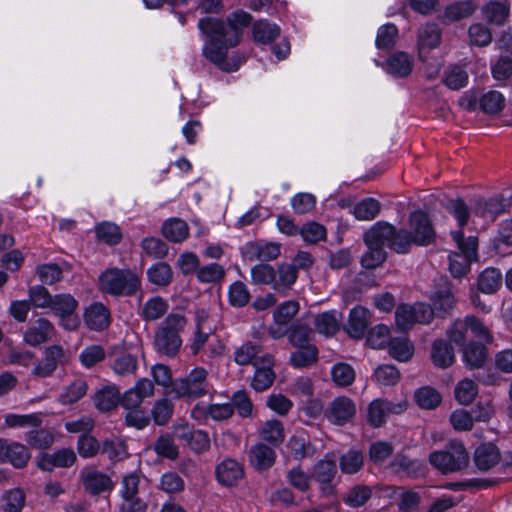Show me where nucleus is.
<instances>
[{"label":"nucleus","mask_w":512,"mask_h":512,"mask_svg":"<svg viewBox=\"0 0 512 512\" xmlns=\"http://www.w3.org/2000/svg\"><path fill=\"white\" fill-rule=\"evenodd\" d=\"M198 28L207 37L202 53L211 63L223 71L232 72L236 71L245 61V58L239 55L227 58L228 49L236 45H228L220 19L213 17L201 18L198 22Z\"/></svg>","instance_id":"f257e3e1"},{"label":"nucleus","mask_w":512,"mask_h":512,"mask_svg":"<svg viewBox=\"0 0 512 512\" xmlns=\"http://www.w3.org/2000/svg\"><path fill=\"white\" fill-rule=\"evenodd\" d=\"M187 325V320L181 313H170L157 327L154 335V349L157 353L174 358L182 347L181 332Z\"/></svg>","instance_id":"f03ea898"},{"label":"nucleus","mask_w":512,"mask_h":512,"mask_svg":"<svg viewBox=\"0 0 512 512\" xmlns=\"http://www.w3.org/2000/svg\"><path fill=\"white\" fill-rule=\"evenodd\" d=\"M251 281L255 285L271 286L272 289L286 296L297 280V271L289 263L280 264L277 269L265 263L256 264L251 268Z\"/></svg>","instance_id":"7ed1b4c3"},{"label":"nucleus","mask_w":512,"mask_h":512,"mask_svg":"<svg viewBox=\"0 0 512 512\" xmlns=\"http://www.w3.org/2000/svg\"><path fill=\"white\" fill-rule=\"evenodd\" d=\"M99 287L113 296H131L140 290L141 279L130 269L110 268L100 274Z\"/></svg>","instance_id":"20e7f679"},{"label":"nucleus","mask_w":512,"mask_h":512,"mask_svg":"<svg viewBox=\"0 0 512 512\" xmlns=\"http://www.w3.org/2000/svg\"><path fill=\"white\" fill-rule=\"evenodd\" d=\"M208 372L201 367H196L185 377L175 379L169 389V394L177 399L195 400L208 395L212 385L208 382Z\"/></svg>","instance_id":"39448f33"},{"label":"nucleus","mask_w":512,"mask_h":512,"mask_svg":"<svg viewBox=\"0 0 512 512\" xmlns=\"http://www.w3.org/2000/svg\"><path fill=\"white\" fill-rule=\"evenodd\" d=\"M460 252L449 255V271L454 278L464 277L470 270V264L477 256L478 239L475 236L463 237L461 231L451 232Z\"/></svg>","instance_id":"423d86ee"},{"label":"nucleus","mask_w":512,"mask_h":512,"mask_svg":"<svg viewBox=\"0 0 512 512\" xmlns=\"http://www.w3.org/2000/svg\"><path fill=\"white\" fill-rule=\"evenodd\" d=\"M429 462L442 474H449L466 468L469 455L461 442L451 441L444 449L432 452Z\"/></svg>","instance_id":"0eeeda50"},{"label":"nucleus","mask_w":512,"mask_h":512,"mask_svg":"<svg viewBox=\"0 0 512 512\" xmlns=\"http://www.w3.org/2000/svg\"><path fill=\"white\" fill-rule=\"evenodd\" d=\"M434 318L432 307L425 303L414 305H400L395 312V321L398 328L407 330L414 324H428Z\"/></svg>","instance_id":"6e6552de"},{"label":"nucleus","mask_w":512,"mask_h":512,"mask_svg":"<svg viewBox=\"0 0 512 512\" xmlns=\"http://www.w3.org/2000/svg\"><path fill=\"white\" fill-rule=\"evenodd\" d=\"M78 307L77 300L70 294H58L53 297L51 311L60 318V324L66 330H75L80 325V320L75 311Z\"/></svg>","instance_id":"1a4fd4ad"},{"label":"nucleus","mask_w":512,"mask_h":512,"mask_svg":"<svg viewBox=\"0 0 512 512\" xmlns=\"http://www.w3.org/2000/svg\"><path fill=\"white\" fill-rule=\"evenodd\" d=\"M31 458L29 449L19 442L0 438V463H10L13 467L21 469L26 467Z\"/></svg>","instance_id":"9d476101"},{"label":"nucleus","mask_w":512,"mask_h":512,"mask_svg":"<svg viewBox=\"0 0 512 512\" xmlns=\"http://www.w3.org/2000/svg\"><path fill=\"white\" fill-rule=\"evenodd\" d=\"M244 259L253 261H272L280 255V244L275 242L255 241L246 243L241 249Z\"/></svg>","instance_id":"9b49d317"},{"label":"nucleus","mask_w":512,"mask_h":512,"mask_svg":"<svg viewBox=\"0 0 512 512\" xmlns=\"http://www.w3.org/2000/svg\"><path fill=\"white\" fill-rule=\"evenodd\" d=\"M356 414V405L352 399L339 396L332 400L326 410V418L335 425H344L350 422Z\"/></svg>","instance_id":"f8f14e48"},{"label":"nucleus","mask_w":512,"mask_h":512,"mask_svg":"<svg viewBox=\"0 0 512 512\" xmlns=\"http://www.w3.org/2000/svg\"><path fill=\"white\" fill-rule=\"evenodd\" d=\"M43 354V359L32 369V375L36 378L50 377L65 358V352L61 345L48 346Z\"/></svg>","instance_id":"ddd939ff"},{"label":"nucleus","mask_w":512,"mask_h":512,"mask_svg":"<svg viewBox=\"0 0 512 512\" xmlns=\"http://www.w3.org/2000/svg\"><path fill=\"white\" fill-rule=\"evenodd\" d=\"M76 461V454L70 448H61L54 453H40L36 457L37 466L43 471L55 468H69Z\"/></svg>","instance_id":"4468645a"},{"label":"nucleus","mask_w":512,"mask_h":512,"mask_svg":"<svg viewBox=\"0 0 512 512\" xmlns=\"http://www.w3.org/2000/svg\"><path fill=\"white\" fill-rule=\"evenodd\" d=\"M80 478L85 491L91 495H98L113 489V481L110 476L96 468H84L80 473Z\"/></svg>","instance_id":"2eb2a0df"},{"label":"nucleus","mask_w":512,"mask_h":512,"mask_svg":"<svg viewBox=\"0 0 512 512\" xmlns=\"http://www.w3.org/2000/svg\"><path fill=\"white\" fill-rule=\"evenodd\" d=\"M55 326L46 318L33 321L24 333V342L32 347L52 340L56 335Z\"/></svg>","instance_id":"dca6fc26"},{"label":"nucleus","mask_w":512,"mask_h":512,"mask_svg":"<svg viewBox=\"0 0 512 512\" xmlns=\"http://www.w3.org/2000/svg\"><path fill=\"white\" fill-rule=\"evenodd\" d=\"M154 394V383L148 378H140L133 387L122 394V407L139 408L144 399L153 397Z\"/></svg>","instance_id":"f3484780"},{"label":"nucleus","mask_w":512,"mask_h":512,"mask_svg":"<svg viewBox=\"0 0 512 512\" xmlns=\"http://www.w3.org/2000/svg\"><path fill=\"white\" fill-rule=\"evenodd\" d=\"M511 205L509 198L497 195L489 199H478L475 202L474 213L485 221L493 222L498 215L504 213Z\"/></svg>","instance_id":"a211bd4d"},{"label":"nucleus","mask_w":512,"mask_h":512,"mask_svg":"<svg viewBox=\"0 0 512 512\" xmlns=\"http://www.w3.org/2000/svg\"><path fill=\"white\" fill-rule=\"evenodd\" d=\"M406 408L403 403H392L384 399H375L368 406V422L373 427H380L385 423L389 414H400Z\"/></svg>","instance_id":"6ab92c4d"},{"label":"nucleus","mask_w":512,"mask_h":512,"mask_svg":"<svg viewBox=\"0 0 512 512\" xmlns=\"http://www.w3.org/2000/svg\"><path fill=\"white\" fill-rule=\"evenodd\" d=\"M411 235L417 245H428L435 237L434 229L428 216L417 211L410 216Z\"/></svg>","instance_id":"aec40b11"},{"label":"nucleus","mask_w":512,"mask_h":512,"mask_svg":"<svg viewBox=\"0 0 512 512\" xmlns=\"http://www.w3.org/2000/svg\"><path fill=\"white\" fill-rule=\"evenodd\" d=\"M251 22V15L245 11H236L227 17V21L221 20L223 32L228 45H237L240 42L242 29Z\"/></svg>","instance_id":"412c9836"},{"label":"nucleus","mask_w":512,"mask_h":512,"mask_svg":"<svg viewBox=\"0 0 512 512\" xmlns=\"http://www.w3.org/2000/svg\"><path fill=\"white\" fill-rule=\"evenodd\" d=\"M337 472L336 462L334 457L328 456L318 461L313 469V476L320 484V488L324 494H331L333 492L332 480Z\"/></svg>","instance_id":"4be33fe9"},{"label":"nucleus","mask_w":512,"mask_h":512,"mask_svg":"<svg viewBox=\"0 0 512 512\" xmlns=\"http://www.w3.org/2000/svg\"><path fill=\"white\" fill-rule=\"evenodd\" d=\"M265 355L270 354L264 352L259 344L247 341L235 349L234 361L240 366H256L261 364Z\"/></svg>","instance_id":"5701e85b"},{"label":"nucleus","mask_w":512,"mask_h":512,"mask_svg":"<svg viewBox=\"0 0 512 512\" xmlns=\"http://www.w3.org/2000/svg\"><path fill=\"white\" fill-rule=\"evenodd\" d=\"M94 405L101 412H108L118 404L122 406V394L115 384L106 385L98 390L94 397Z\"/></svg>","instance_id":"b1692460"},{"label":"nucleus","mask_w":512,"mask_h":512,"mask_svg":"<svg viewBox=\"0 0 512 512\" xmlns=\"http://www.w3.org/2000/svg\"><path fill=\"white\" fill-rule=\"evenodd\" d=\"M273 363V357L265 355L262 357L261 364L254 366L255 374L251 385L256 391H264L273 384L275 379V374L272 370Z\"/></svg>","instance_id":"393cba45"},{"label":"nucleus","mask_w":512,"mask_h":512,"mask_svg":"<svg viewBox=\"0 0 512 512\" xmlns=\"http://www.w3.org/2000/svg\"><path fill=\"white\" fill-rule=\"evenodd\" d=\"M84 322L91 330H104L110 324V312L102 303H93L84 312Z\"/></svg>","instance_id":"a878e982"},{"label":"nucleus","mask_w":512,"mask_h":512,"mask_svg":"<svg viewBox=\"0 0 512 512\" xmlns=\"http://www.w3.org/2000/svg\"><path fill=\"white\" fill-rule=\"evenodd\" d=\"M243 468L234 459H225L216 467V477L223 486H233L243 477Z\"/></svg>","instance_id":"bb28decb"},{"label":"nucleus","mask_w":512,"mask_h":512,"mask_svg":"<svg viewBox=\"0 0 512 512\" xmlns=\"http://www.w3.org/2000/svg\"><path fill=\"white\" fill-rule=\"evenodd\" d=\"M434 315L439 317L448 316L456 305V298L450 285L437 289L431 296Z\"/></svg>","instance_id":"cd10ccee"},{"label":"nucleus","mask_w":512,"mask_h":512,"mask_svg":"<svg viewBox=\"0 0 512 512\" xmlns=\"http://www.w3.org/2000/svg\"><path fill=\"white\" fill-rule=\"evenodd\" d=\"M250 463L257 470L269 469L276 460V452L272 446L263 442L253 445L249 452Z\"/></svg>","instance_id":"c85d7f7f"},{"label":"nucleus","mask_w":512,"mask_h":512,"mask_svg":"<svg viewBox=\"0 0 512 512\" xmlns=\"http://www.w3.org/2000/svg\"><path fill=\"white\" fill-rule=\"evenodd\" d=\"M287 451L295 460H303L315 454V448L305 433L292 435L286 444Z\"/></svg>","instance_id":"c756f323"},{"label":"nucleus","mask_w":512,"mask_h":512,"mask_svg":"<svg viewBox=\"0 0 512 512\" xmlns=\"http://www.w3.org/2000/svg\"><path fill=\"white\" fill-rule=\"evenodd\" d=\"M392 236V225L386 222H377L364 234V242L366 245L384 249L385 245L390 247V239Z\"/></svg>","instance_id":"7c9ffc66"},{"label":"nucleus","mask_w":512,"mask_h":512,"mask_svg":"<svg viewBox=\"0 0 512 512\" xmlns=\"http://www.w3.org/2000/svg\"><path fill=\"white\" fill-rule=\"evenodd\" d=\"M488 358V350L484 344L468 343L462 350V361L469 369L482 368Z\"/></svg>","instance_id":"2f4dec72"},{"label":"nucleus","mask_w":512,"mask_h":512,"mask_svg":"<svg viewBox=\"0 0 512 512\" xmlns=\"http://www.w3.org/2000/svg\"><path fill=\"white\" fill-rule=\"evenodd\" d=\"M258 435L263 442L268 443L272 447H277L285 439L284 426L278 420H267L259 428Z\"/></svg>","instance_id":"473e14b6"},{"label":"nucleus","mask_w":512,"mask_h":512,"mask_svg":"<svg viewBox=\"0 0 512 512\" xmlns=\"http://www.w3.org/2000/svg\"><path fill=\"white\" fill-rule=\"evenodd\" d=\"M474 462L481 471H488L500 462V453L493 444H483L474 453Z\"/></svg>","instance_id":"72a5a7b5"},{"label":"nucleus","mask_w":512,"mask_h":512,"mask_svg":"<svg viewBox=\"0 0 512 512\" xmlns=\"http://www.w3.org/2000/svg\"><path fill=\"white\" fill-rule=\"evenodd\" d=\"M431 359L435 366L445 369L455 361L454 349L445 340H436L432 344Z\"/></svg>","instance_id":"f704fd0d"},{"label":"nucleus","mask_w":512,"mask_h":512,"mask_svg":"<svg viewBox=\"0 0 512 512\" xmlns=\"http://www.w3.org/2000/svg\"><path fill=\"white\" fill-rule=\"evenodd\" d=\"M368 310L362 306L354 307L349 314L347 332L353 338H362L368 327Z\"/></svg>","instance_id":"c9c22d12"},{"label":"nucleus","mask_w":512,"mask_h":512,"mask_svg":"<svg viewBox=\"0 0 512 512\" xmlns=\"http://www.w3.org/2000/svg\"><path fill=\"white\" fill-rule=\"evenodd\" d=\"M413 68V59L405 52H396L392 54L386 63V70L395 77L408 76Z\"/></svg>","instance_id":"e433bc0d"},{"label":"nucleus","mask_w":512,"mask_h":512,"mask_svg":"<svg viewBox=\"0 0 512 512\" xmlns=\"http://www.w3.org/2000/svg\"><path fill=\"white\" fill-rule=\"evenodd\" d=\"M510 3L507 1H492L482 8L483 17L487 22L493 25L501 26L508 18Z\"/></svg>","instance_id":"4c0bfd02"},{"label":"nucleus","mask_w":512,"mask_h":512,"mask_svg":"<svg viewBox=\"0 0 512 512\" xmlns=\"http://www.w3.org/2000/svg\"><path fill=\"white\" fill-rule=\"evenodd\" d=\"M441 41V30L435 23H427L418 31V47L420 56L424 49H434Z\"/></svg>","instance_id":"58836bf2"},{"label":"nucleus","mask_w":512,"mask_h":512,"mask_svg":"<svg viewBox=\"0 0 512 512\" xmlns=\"http://www.w3.org/2000/svg\"><path fill=\"white\" fill-rule=\"evenodd\" d=\"M478 290L484 294L495 293L502 285V273L499 269L489 267L478 276Z\"/></svg>","instance_id":"ea45409f"},{"label":"nucleus","mask_w":512,"mask_h":512,"mask_svg":"<svg viewBox=\"0 0 512 512\" xmlns=\"http://www.w3.org/2000/svg\"><path fill=\"white\" fill-rule=\"evenodd\" d=\"M169 308L168 302L160 296L148 299L142 306L140 315L145 321L160 319Z\"/></svg>","instance_id":"a19ab883"},{"label":"nucleus","mask_w":512,"mask_h":512,"mask_svg":"<svg viewBox=\"0 0 512 512\" xmlns=\"http://www.w3.org/2000/svg\"><path fill=\"white\" fill-rule=\"evenodd\" d=\"M253 39L259 44L271 43L280 34V28L268 20H259L252 27Z\"/></svg>","instance_id":"79ce46f5"},{"label":"nucleus","mask_w":512,"mask_h":512,"mask_svg":"<svg viewBox=\"0 0 512 512\" xmlns=\"http://www.w3.org/2000/svg\"><path fill=\"white\" fill-rule=\"evenodd\" d=\"M88 391V384L83 379H76L67 385L59 396L62 405H72L82 399Z\"/></svg>","instance_id":"37998d69"},{"label":"nucleus","mask_w":512,"mask_h":512,"mask_svg":"<svg viewBox=\"0 0 512 512\" xmlns=\"http://www.w3.org/2000/svg\"><path fill=\"white\" fill-rule=\"evenodd\" d=\"M147 278L148 280L160 287L168 286L173 279V271L169 264L165 262H158L153 264L150 268L147 269Z\"/></svg>","instance_id":"c03bdc74"},{"label":"nucleus","mask_w":512,"mask_h":512,"mask_svg":"<svg viewBox=\"0 0 512 512\" xmlns=\"http://www.w3.org/2000/svg\"><path fill=\"white\" fill-rule=\"evenodd\" d=\"M162 233L169 241L182 242L188 237L189 228L185 221L174 218L163 224Z\"/></svg>","instance_id":"a18cd8bd"},{"label":"nucleus","mask_w":512,"mask_h":512,"mask_svg":"<svg viewBox=\"0 0 512 512\" xmlns=\"http://www.w3.org/2000/svg\"><path fill=\"white\" fill-rule=\"evenodd\" d=\"M173 412V402L168 398H161L154 402L150 415L156 425L164 426L172 418Z\"/></svg>","instance_id":"49530a36"},{"label":"nucleus","mask_w":512,"mask_h":512,"mask_svg":"<svg viewBox=\"0 0 512 512\" xmlns=\"http://www.w3.org/2000/svg\"><path fill=\"white\" fill-rule=\"evenodd\" d=\"M414 353V346L406 336L394 337L389 342V354L401 362L408 361Z\"/></svg>","instance_id":"de8ad7c7"},{"label":"nucleus","mask_w":512,"mask_h":512,"mask_svg":"<svg viewBox=\"0 0 512 512\" xmlns=\"http://www.w3.org/2000/svg\"><path fill=\"white\" fill-rule=\"evenodd\" d=\"M477 8L472 0L456 1L445 9V18L449 21H460L471 16Z\"/></svg>","instance_id":"09e8293b"},{"label":"nucleus","mask_w":512,"mask_h":512,"mask_svg":"<svg viewBox=\"0 0 512 512\" xmlns=\"http://www.w3.org/2000/svg\"><path fill=\"white\" fill-rule=\"evenodd\" d=\"M138 368V359L131 353L118 355L111 365L113 372L121 377L134 375Z\"/></svg>","instance_id":"8fccbe9b"},{"label":"nucleus","mask_w":512,"mask_h":512,"mask_svg":"<svg viewBox=\"0 0 512 512\" xmlns=\"http://www.w3.org/2000/svg\"><path fill=\"white\" fill-rule=\"evenodd\" d=\"M101 451L112 461H121L128 456L125 441L116 436L105 439L102 443Z\"/></svg>","instance_id":"3c124183"},{"label":"nucleus","mask_w":512,"mask_h":512,"mask_svg":"<svg viewBox=\"0 0 512 512\" xmlns=\"http://www.w3.org/2000/svg\"><path fill=\"white\" fill-rule=\"evenodd\" d=\"M331 379L338 387L350 386L356 377L354 368L347 363L338 362L331 367Z\"/></svg>","instance_id":"603ef678"},{"label":"nucleus","mask_w":512,"mask_h":512,"mask_svg":"<svg viewBox=\"0 0 512 512\" xmlns=\"http://www.w3.org/2000/svg\"><path fill=\"white\" fill-rule=\"evenodd\" d=\"M381 204L378 200L368 197L358 202L353 209V214L358 220L371 221L380 213Z\"/></svg>","instance_id":"864d4df0"},{"label":"nucleus","mask_w":512,"mask_h":512,"mask_svg":"<svg viewBox=\"0 0 512 512\" xmlns=\"http://www.w3.org/2000/svg\"><path fill=\"white\" fill-rule=\"evenodd\" d=\"M470 332L468 315L464 318L455 319L446 330L448 339L456 345H464L467 335Z\"/></svg>","instance_id":"5fc2aeb1"},{"label":"nucleus","mask_w":512,"mask_h":512,"mask_svg":"<svg viewBox=\"0 0 512 512\" xmlns=\"http://www.w3.org/2000/svg\"><path fill=\"white\" fill-rule=\"evenodd\" d=\"M4 423L9 428H38L42 424V419L39 414H7L4 418Z\"/></svg>","instance_id":"6e6d98bb"},{"label":"nucleus","mask_w":512,"mask_h":512,"mask_svg":"<svg viewBox=\"0 0 512 512\" xmlns=\"http://www.w3.org/2000/svg\"><path fill=\"white\" fill-rule=\"evenodd\" d=\"M339 465L342 473L355 474L359 472L364 465V456L362 452L351 449L341 455Z\"/></svg>","instance_id":"4d7b16f0"},{"label":"nucleus","mask_w":512,"mask_h":512,"mask_svg":"<svg viewBox=\"0 0 512 512\" xmlns=\"http://www.w3.org/2000/svg\"><path fill=\"white\" fill-rule=\"evenodd\" d=\"M336 311L324 312L315 317L316 330L325 336L334 335L339 328V319Z\"/></svg>","instance_id":"13d9d810"},{"label":"nucleus","mask_w":512,"mask_h":512,"mask_svg":"<svg viewBox=\"0 0 512 512\" xmlns=\"http://www.w3.org/2000/svg\"><path fill=\"white\" fill-rule=\"evenodd\" d=\"M479 104L486 114H497L505 107V98L500 92L491 90L481 96Z\"/></svg>","instance_id":"bf43d9fd"},{"label":"nucleus","mask_w":512,"mask_h":512,"mask_svg":"<svg viewBox=\"0 0 512 512\" xmlns=\"http://www.w3.org/2000/svg\"><path fill=\"white\" fill-rule=\"evenodd\" d=\"M443 82L448 88L459 90L467 85L468 73L461 66L452 65L446 70Z\"/></svg>","instance_id":"052dcab7"},{"label":"nucleus","mask_w":512,"mask_h":512,"mask_svg":"<svg viewBox=\"0 0 512 512\" xmlns=\"http://www.w3.org/2000/svg\"><path fill=\"white\" fill-rule=\"evenodd\" d=\"M414 398L418 406L423 409H434L436 408L442 400L440 393L429 386L419 388L415 394Z\"/></svg>","instance_id":"680f3d73"},{"label":"nucleus","mask_w":512,"mask_h":512,"mask_svg":"<svg viewBox=\"0 0 512 512\" xmlns=\"http://www.w3.org/2000/svg\"><path fill=\"white\" fill-rule=\"evenodd\" d=\"M251 295L248 287L241 281H235L229 286L228 299L231 306L241 308L250 301Z\"/></svg>","instance_id":"e2e57ef3"},{"label":"nucleus","mask_w":512,"mask_h":512,"mask_svg":"<svg viewBox=\"0 0 512 512\" xmlns=\"http://www.w3.org/2000/svg\"><path fill=\"white\" fill-rule=\"evenodd\" d=\"M372 495L370 487L365 485H356L349 489L343 497V502L350 507L357 508L363 506Z\"/></svg>","instance_id":"0e129e2a"},{"label":"nucleus","mask_w":512,"mask_h":512,"mask_svg":"<svg viewBox=\"0 0 512 512\" xmlns=\"http://www.w3.org/2000/svg\"><path fill=\"white\" fill-rule=\"evenodd\" d=\"M25 441L36 449H48L54 443V435L45 429H34L25 434Z\"/></svg>","instance_id":"69168bd1"},{"label":"nucleus","mask_w":512,"mask_h":512,"mask_svg":"<svg viewBox=\"0 0 512 512\" xmlns=\"http://www.w3.org/2000/svg\"><path fill=\"white\" fill-rule=\"evenodd\" d=\"M25 503V495L20 489L5 492L1 498L0 506L4 512H20Z\"/></svg>","instance_id":"338daca9"},{"label":"nucleus","mask_w":512,"mask_h":512,"mask_svg":"<svg viewBox=\"0 0 512 512\" xmlns=\"http://www.w3.org/2000/svg\"><path fill=\"white\" fill-rule=\"evenodd\" d=\"M478 394L476 383L468 378L458 382L455 387V398L462 405L470 404Z\"/></svg>","instance_id":"774afa93"}]
</instances>
